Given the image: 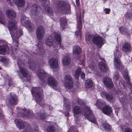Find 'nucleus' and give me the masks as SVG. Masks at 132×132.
<instances>
[{"label":"nucleus","mask_w":132,"mask_h":132,"mask_svg":"<svg viewBox=\"0 0 132 132\" xmlns=\"http://www.w3.org/2000/svg\"><path fill=\"white\" fill-rule=\"evenodd\" d=\"M120 75L118 72L116 71L114 72L113 76V80L117 86L120 84Z\"/></svg>","instance_id":"obj_27"},{"label":"nucleus","mask_w":132,"mask_h":132,"mask_svg":"<svg viewBox=\"0 0 132 132\" xmlns=\"http://www.w3.org/2000/svg\"><path fill=\"white\" fill-rule=\"evenodd\" d=\"M18 58V57L17 56L16 57H15V58L16 59Z\"/></svg>","instance_id":"obj_64"},{"label":"nucleus","mask_w":132,"mask_h":132,"mask_svg":"<svg viewBox=\"0 0 132 132\" xmlns=\"http://www.w3.org/2000/svg\"><path fill=\"white\" fill-rule=\"evenodd\" d=\"M81 72V68H78L75 71V73L74 74L75 77L77 79H78L79 77L80 74Z\"/></svg>","instance_id":"obj_40"},{"label":"nucleus","mask_w":132,"mask_h":132,"mask_svg":"<svg viewBox=\"0 0 132 132\" xmlns=\"http://www.w3.org/2000/svg\"><path fill=\"white\" fill-rule=\"evenodd\" d=\"M55 128L53 125L49 126L46 129L47 132H55Z\"/></svg>","instance_id":"obj_42"},{"label":"nucleus","mask_w":132,"mask_h":132,"mask_svg":"<svg viewBox=\"0 0 132 132\" xmlns=\"http://www.w3.org/2000/svg\"><path fill=\"white\" fill-rule=\"evenodd\" d=\"M48 107L49 108V109L50 110H52L53 109V108L52 107H51L50 106H48Z\"/></svg>","instance_id":"obj_55"},{"label":"nucleus","mask_w":132,"mask_h":132,"mask_svg":"<svg viewBox=\"0 0 132 132\" xmlns=\"http://www.w3.org/2000/svg\"><path fill=\"white\" fill-rule=\"evenodd\" d=\"M45 43L47 45V47L50 48L52 46L53 41L57 44V47L60 48H63L61 45V37L60 34L55 32L53 33L52 35L47 37L45 40Z\"/></svg>","instance_id":"obj_4"},{"label":"nucleus","mask_w":132,"mask_h":132,"mask_svg":"<svg viewBox=\"0 0 132 132\" xmlns=\"http://www.w3.org/2000/svg\"><path fill=\"white\" fill-rule=\"evenodd\" d=\"M28 82H29L30 83V82L28 80Z\"/></svg>","instance_id":"obj_63"},{"label":"nucleus","mask_w":132,"mask_h":132,"mask_svg":"<svg viewBox=\"0 0 132 132\" xmlns=\"http://www.w3.org/2000/svg\"><path fill=\"white\" fill-rule=\"evenodd\" d=\"M116 114L117 115H118V113L117 112H116Z\"/></svg>","instance_id":"obj_61"},{"label":"nucleus","mask_w":132,"mask_h":132,"mask_svg":"<svg viewBox=\"0 0 132 132\" xmlns=\"http://www.w3.org/2000/svg\"><path fill=\"white\" fill-rule=\"evenodd\" d=\"M76 1L77 5L79 6L80 4L79 0H76Z\"/></svg>","instance_id":"obj_54"},{"label":"nucleus","mask_w":132,"mask_h":132,"mask_svg":"<svg viewBox=\"0 0 132 132\" xmlns=\"http://www.w3.org/2000/svg\"><path fill=\"white\" fill-rule=\"evenodd\" d=\"M9 52V48L7 45L3 43L2 41L0 40V54L4 55L6 53L8 54Z\"/></svg>","instance_id":"obj_17"},{"label":"nucleus","mask_w":132,"mask_h":132,"mask_svg":"<svg viewBox=\"0 0 132 132\" xmlns=\"http://www.w3.org/2000/svg\"><path fill=\"white\" fill-rule=\"evenodd\" d=\"M90 53H88L87 55V61L89 68L92 70L95 69V64L93 61L92 58L90 56Z\"/></svg>","instance_id":"obj_18"},{"label":"nucleus","mask_w":132,"mask_h":132,"mask_svg":"<svg viewBox=\"0 0 132 132\" xmlns=\"http://www.w3.org/2000/svg\"><path fill=\"white\" fill-rule=\"evenodd\" d=\"M102 126L105 130L108 131H110L111 127L108 124L106 123H103L102 124Z\"/></svg>","instance_id":"obj_41"},{"label":"nucleus","mask_w":132,"mask_h":132,"mask_svg":"<svg viewBox=\"0 0 132 132\" xmlns=\"http://www.w3.org/2000/svg\"><path fill=\"white\" fill-rule=\"evenodd\" d=\"M104 11L105 13L106 14H109L110 11V9L105 8Z\"/></svg>","instance_id":"obj_50"},{"label":"nucleus","mask_w":132,"mask_h":132,"mask_svg":"<svg viewBox=\"0 0 132 132\" xmlns=\"http://www.w3.org/2000/svg\"><path fill=\"white\" fill-rule=\"evenodd\" d=\"M103 112L105 114L109 116L112 113V107L109 105H106L102 109Z\"/></svg>","instance_id":"obj_24"},{"label":"nucleus","mask_w":132,"mask_h":132,"mask_svg":"<svg viewBox=\"0 0 132 132\" xmlns=\"http://www.w3.org/2000/svg\"><path fill=\"white\" fill-rule=\"evenodd\" d=\"M1 62L5 66L7 65L10 62L9 59L6 57H2L1 60Z\"/></svg>","instance_id":"obj_35"},{"label":"nucleus","mask_w":132,"mask_h":132,"mask_svg":"<svg viewBox=\"0 0 132 132\" xmlns=\"http://www.w3.org/2000/svg\"><path fill=\"white\" fill-rule=\"evenodd\" d=\"M77 130L74 127H72L70 128L69 130L68 131V132H75Z\"/></svg>","instance_id":"obj_48"},{"label":"nucleus","mask_w":132,"mask_h":132,"mask_svg":"<svg viewBox=\"0 0 132 132\" xmlns=\"http://www.w3.org/2000/svg\"><path fill=\"white\" fill-rule=\"evenodd\" d=\"M17 63L19 68V70L17 71L19 76L20 78H22L23 76L26 77L28 75V72L24 67V64L23 60H22L20 57L18 58Z\"/></svg>","instance_id":"obj_8"},{"label":"nucleus","mask_w":132,"mask_h":132,"mask_svg":"<svg viewBox=\"0 0 132 132\" xmlns=\"http://www.w3.org/2000/svg\"><path fill=\"white\" fill-rule=\"evenodd\" d=\"M85 38L86 39L89 41L90 39V36H88V37L86 36Z\"/></svg>","instance_id":"obj_53"},{"label":"nucleus","mask_w":132,"mask_h":132,"mask_svg":"<svg viewBox=\"0 0 132 132\" xmlns=\"http://www.w3.org/2000/svg\"><path fill=\"white\" fill-rule=\"evenodd\" d=\"M71 61V59L69 57L65 56L63 59L62 62L64 64L67 65L70 64Z\"/></svg>","instance_id":"obj_37"},{"label":"nucleus","mask_w":132,"mask_h":132,"mask_svg":"<svg viewBox=\"0 0 132 132\" xmlns=\"http://www.w3.org/2000/svg\"><path fill=\"white\" fill-rule=\"evenodd\" d=\"M47 82L50 86L56 87L57 86L58 82L54 78L50 77L47 79Z\"/></svg>","instance_id":"obj_25"},{"label":"nucleus","mask_w":132,"mask_h":132,"mask_svg":"<svg viewBox=\"0 0 132 132\" xmlns=\"http://www.w3.org/2000/svg\"><path fill=\"white\" fill-rule=\"evenodd\" d=\"M93 84V82L91 80L88 79L86 80L85 82V85L87 88H90L92 86Z\"/></svg>","instance_id":"obj_39"},{"label":"nucleus","mask_w":132,"mask_h":132,"mask_svg":"<svg viewBox=\"0 0 132 132\" xmlns=\"http://www.w3.org/2000/svg\"><path fill=\"white\" fill-rule=\"evenodd\" d=\"M45 32L44 28L42 26H39L37 28L36 34L37 38L39 39H42L44 36Z\"/></svg>","instance_id":"obj_16"},{"label":"nucleus","mask_w":132,"mask_h":132,"mask_svg":"<svg viewBox=\"0 0 132 132\" xmlns=\"http://www.w3.org/2000/svg\"><path fill=\"white\" fill-rule=\"evenodd\" d=\"M41 8L37 4L34 5L31 7V11L32 15H38L40 11Z\"/></svg>","instance_id":"obj_21"},{"label":"nucleus","mask_w":132,"mask_h":132,"mask_svg":"<svg viewBox=\"0 0 132 132\" xmlns=\"http://www.w3.org/2000/svg\"><path fill=\"white\" fill-rule=\"evenodd\" d=\"M105 104V102L102 100L100 99L97 100L95 105L97 106L98 108L100 109Z\"/></svg>","instance_id":"obj_33"},{"label":"nucleus","mask_w":132,"mask_h":132,"mask_svg":"<svg viewBox=\"0 0 132 132\" xmlns=\"http://www.w3.org/2000/svg\"><path fill=\"white\" fill-rule=\"evenodd\" d=\"M2 57H1L0 56V61L1 62V60L2 59Z\"/></svg>","instance_id":"obj_60"},{"label":"nucleus","mask_w":132,"mask_h":132,"mask_svg":"<svg viewBox=\"0 0 132 132\" xmlns=\"http://www.w3.org/2000/svg\"><path fill=\"white\" fill-rule=\"evenodd\" d=\"M73 51L74 54L78 55L80 53L81 50L79 46L75 45L73 46Z\"/></svg>","instance_id":"obj_29"},{"label":"nucleus","mask_w":132,"mask_h":132,"mask_svg":"<svg viewBox=\"0 0 132 132\" xmlns=\"http://www.w3.org/2000/svg\"><path fill=\"white\" fill-rule=\"evenodd\" d=\"M22 112H21L22 116L27 119L33 118V117L34 114L31 110L26 109H21Z\"/></svg>","instance_id":"obj_15"},{"label":"nucleus","mask_w":132,"mask_h":132,"mask_svg":"<svg viewBox=\"0 0 132 132\" xmlns=\"http://www.w3.org/2000/svg\"><path fill=\"white\" fill-rule=\"evenodd\" d=\"M103 82L104 85L109 88H111L113 87V84L112 79L108 77L103 79Z\"/></svg>","instance_id":"obj_22"},{"label":"nucleus","mask_w":132,"mask_h":132,"mask_svg":"<svg viewBox=\"0 0 132 132\" xmlns=\"http://www.w3.org/2000/svg\"><path fill=\"white\" fill-rule=\"evenodd\" d=\"M47 5V6L45 8V12L49 16H53L54 15V13L52 9L50 7L49 4Z\"/></svg>","instance_id":"obj_30"},{"label":"nucleus","mask_w":132,"mask_h":132,"mask_svg":"<svg viewBox=\"0 0 132 132\" xmlns=\"http://www.w3.org/2000/svg\"><path fill=\"white\" fill-rule=\"evenodd\" d=\"M84 61H82V64H83V65L84 66Z\"/></svg>","instance_id":"obj_58"},{"label":"nucleus","mask_w":132,"mask_h":132,"mask_svg":"<svg viewBox=\"0 0 132 132\" xmlns=\"http://www.w3.org/2000/svg\"><path fill=\"white\" fill-rule=\"evenodd\" d=\"M81 13H80V16L79 17V21L78 22V24L77 25V30L76 32L75 35L77 36L79 35H81V30L82 28V25L81 23Z\"/></svg>","instance_id":"obj_20"},{"label":"nucleus","mask_w":132,"mask_h":132,"mask_svg":"<svg viewBox=\"0 0 132 132\" xmlns=\"http://www.w3.org/2000/svg\"><path fill=\"white\" fill-rule=\"evenodd\" d=\"M80 57V56H78L77 57H76V58L77 59L79 58Z\"/></svg>","instance_id":"obj_59"},{"label":"nucleus","mask_w":132,"mask_h":132,"mask_svg":"<svg viewBox=\"0 0 132 132\" xmlns=\"http://www.w3.org/2000/svg\"><path fill=\"white\" fill-rule=\"evenodd\" d=\"M85 75L84 73H82L81 75V77L83 79L85 78Z\"/></svg>","instance_id":"obj_51"},{"label":"nucleus","mask_w":132,"mask_h":132,"mask_svg":"<svg viewBox=\"0 0 132 132\" xmlns=\"http://www.w3.org/2000/svg\"><path fill=\"white\" fill-rule=\"evenodd\" d=\"M6 16L12 20L9 21L8 27L13 40V45L11 46L12 55H14L17 52V49L18 45V40L20 36L23 35V33L21 29L17 30L16 22L13 20L15 18V13L11 9L7 10L5 12Z\"/></svg>","instance_id":"obj_1"},{"label":"nucleus","mask_w":132,"mask_h":132,"mask_svg":"<svg viewBox=\"0 0 132 132\" xmlns=\"http://www.w3.org/2000/svg\"><path fill=\"white\" fill-rule=\"evenodd\" d=\"M18 100L17 96L15 95L12 93H10L8 101L10 105L12 106L14 105L17 104Z\"/></svg>","instance_id":"obj_19"},{"label":"nucleus","mask_w":132,"mask_h":132,"mask_svg":"<svg viewBox=\"0 0 132 132\" xmlns=\"http://www.w3.org/2000/svg\"><path fill=\"white\" fill-rule=\"evenodd\" d=\"M28 66L30 69H31L33 71H34L37 73V75L38 76L40 79L42 80L43 82V85H42V87H44L46 84L44 80L47 76V73L43 69H39L38 71L37 69H39L42 67L44 65L43 62H41L40 63H38L36 65H35L32 61H30L28 62Z\"/></svg>","instance_id":"obj_3"},{"label":"nucleus","mask_w":132,"mask_h":132,"mask_svg":"<svg viewBox=\"0 0 132 132\" xmlns=\"http://www.w3.org/2000/svg\"><path fill=\"white\" fill-rule=\"evenodd\" d=\"M15 3L18 6L22 7L24 5L25 2L24 0H15Z\"/></svg>","instance_id":"obj_38"},{"label":"nucleus","mask_w":132,"mask_h":132,"mask_svg":"<svg viewBox=\"0 0 132 132\" xmlns=\"http://www.w3.org/2000/svg\"><path fill=\"white\" fill-rule=\"evenodd\" d=\"M108 93L105 92L103 90L101 91V95L102 97L103 98H106Z\"/></svg>","instance_id":"obj_44"},{"label":"nucleus","mask_w":132,"mask_h":132,"mask_svg":"<svg viewBox=\"0 0 132 132\" xmlns=\"http://www.w3.org/2000/svg\"><path fill=\"white\" fill-rule=\"evenodd\" d=\"M9 3L10 5H12V2H10Z\"/></svg>","instance_id":"obj_57"},{"label":"nucleus","mask_w":132,"mask_h":132,"mask_svg":"<svg viewBox=\"0 0 132 132\" xmlns=\"http://www.w3.org/2000/svg\"><path fill=\"white\" fill-rule=\"evenodd\" d=\"M96 59L97 61L100 60L101 61L99 62L98 63L99 67L101 71L103 72H106L108 69L107 66L106 64L102 62L104 61V59L101 58L98 54H96Z\"/></svg>","instance_id":"obj_12"},{"label":"nucleus","mask_w":132,"mask_h":132,"mask_svg":"<svg viewBox=\"0 0 132 132\" xmlns=\"http://www.w3.org/2000/svg\"><path fill=\"white\" fill-rule=\"evenodd\" d=\"M122 75L125 80L126 81L127 84L131 86V85L129 82V77L128 75V74L126 72L122 73Z\"/></svg>","instance_id":"obj_36"},{"label":"nucleus","mask_w":132,"mask_h":132,"mask_svg":"<svg viewBox=\"0 0 132 132\" xmlns=\"http://www.w3.org/2000/svg\"><path fill=\"white\" fill-rule=\"evenodd\" d=\"M56 2L54 5L56 8L54 7V10H56V8L61 10L63 13L69 14L70 13V6L69 4L65 1L55 0Z\"/></svg>","instance_id":"obj_5"},{"label":"nucleus","mask_w":132,"mask_h":132,"mask_svg":"<svg viewBox=\"0 0 132 132\" xmlns=\"http://www.w3.org/2000/svg\"><path fill=\"white\" fill-rule=\"evenodd\" d=\"M60 20L61 22V26L62 27V29H64V26L66 25L67 22V19H66L65 17H63L62 18L61 17Z\"/></svg>","instance_id":"obj_32"},{"label":"nucleus","mask_w":132,"mask_h":132,"mask_svg":"<svg viewBox=\"0 0 132 132\" xmlns=\"http://www.w3.org/2000/svg\"><path fill=\"white\" fill-rule=\"evenodd\" d=\"M14 122L15 123L17 127L20 129H22L25 128L26 132H38V127L36 126L35 129L32 130L31 129V126L29 124L26 122H23L21 119H15L14 120Z\"/></svg>","instance_id":"obj_6"},{"label":"nucleus","mask_w":132,"mask_h":132,"mask_svg":"<svg viewBox=\"0 0 132 132\" xmlns=\"http://www.w3.org/2000/svg\"><path fill=\"white\" fill-rule=\"evenodd\" d=\"M119 46H117L116 50L114 52V65L115 67L117 69L121 70L123 68L122 64L119 59L121 57V52L119 51L117 48Z\"/></svg>","instance_id":"obj_7"},{"label":"nucleus","mask_w":132,"mask_h":132,"mask_svg":"<svg viewBox=\"0 0 132 132\" xmlns=\"http://www.w3.org/2000/svg\"><path fill=\"white\" fill-rule=\"evenodd\" d=\"M31 93L37 102H41L42 100V90L41 88L34 87L32 88Z\"/></svg>","instance_id":"obj_10"},{"label":"nucleus","mask_w":132,"mask_h":132,"mask_svg":"<svg viewBox=\"0 0 132 132\" xmlns=\"http://www.w3.org/2000/svg\"><path fill=\"white\" fill-rule=\"evenodd\" d=\"M65 87L69 89L72 88L73 86V81L72 78L70 75H67L64 78Z\"/></svg>","instance_id":"obj_13"},{"label":"nucleus","mask_w":132,"mask_h":132,"mask_svg":"<svg viewBox=\"0 0 132 132\" xmlns=\"http://www.w3.org/2000/svg\"><path fill=\"white\" fill-rule=\"evenodd\" d=\"M125 132H132V129L129 127H126L125 129Z\"/></svg>","instance_id":"obj_49"},{"label":"nucleus","mask_w":132,"mask_h":132,"mask_svg":"<svg viewBox=\"0 0 132 132\" xmlns=\"http://www.w3.org/2000/svg\"><path fill=\"white\" fill-rule=\"evenodd\" d=\"M93 43L99 47H101L104 44V39L101 36L94 37L92 39Z\"/></svg>","instance_id":"obj_14"},{"label":"nucleus","mask_w":132,"mask_h":132,"mask_svg":"<svg viewBox=\"0 0 132 132\" xmlns=\"http://www.w3.org/2000/svg\"><path fill=\"white\" fill-rule=\"evenodd\" d=\"M40 44H38L37 46L38 47V48L39 49V50L40 51V50H41V48L40 47Z\"/></svg>","instance_id":"obj_56"},{"label":"nucleus","mask_w":132,"mask_h":132,"mask_svg":"<svg viewBox=\"0 0 132 132\" xmlns=\"http://www.w3.org/2000/svg\"><path fill=\"white\" fill-rule=\"evenodd\" d=\"M39 1L44 5H48L50 3L49 0H39Z\"/></svg>","instance_id":"obj_46"},{"label":"nucleus","mask_w":132,"mask_h":132,"mask_svg":"<svg viewBox=\"0 0 132 132\" xmlns=\"http://www.w3.org/2000/svg\"><path fill=\"white\" fill-rule=\"evenodd\" d=\"M66 117H67L69 116V112L67 111L65 112L64 113Z\"/></svg>","instance_id":"obj_52"},{"label":"nucleus","mask_w":132,"mask_h":132,"mask_svg":"<svg viewBox=\"0 0 132 132\" xmlns=\"http://www.w3.org/2000/svg\"><path fill=\"white\" fill-rule=\"evenodd\" d=\"M116 96L113 94L108 93L106 98V100L110 102L113 103L116 100V96L119 97L120 100L122 103L125 102L126 101V98L124 95H121V93L120 92L116 94Z\"/></svg>","instance_id":"obj_9"},{"label":"nucleus","mask_w":132,"mask_h":132,"mask_svg":"<svg viewBox=\"0 0 132 132\" xmlns=\"http://www.w3.org/2000/svg\"><path fill=\"white\" fill-rule=\"evenodd\" d=\"M4 119V116L3 113L2 111L0 109V121L3 120Z\"/></svg>","instance_id":"obj_47"},{"label":"nucleus","mask_w":132,"mask_h":132,"mask_svg":"<svg viewBox=\"0 0 132 132\" xmlns=\"http://www.w3.org/2000/svg\"><path fill=\"white\" fill-rule=\"evenodd\" d=\"M47 115L44 111H42L40 113H38V116L39 118V119L43 120H45L46 118L47 117Z\"/></svg>","instance_id":"obj_34"},{"label":"nucleus","mask_w":132,"mask_h":132,"mask_svg":"<svg viewBox=\"0 0 132 132\" xmlns=\"http://www.w3.org/2000/svg\"><path fill=\"white\" fill-rule=\"evenodd\" d=\"M4 16L2 13H0V23L4 24L5 22Z\"/></svg>","instance_id":"obj_43"},{"label":"nucleus","mask_w":132,"mask_h":132,"mask_svg":"<svg viewBox=\"0 0 132 132\" xmlns=\"http://www.w3.org/2000/svg\"><path fill=\"white\" fill-rule=\"evenodd\" d=\"M69 101V100L64 97V106L65 107L66 110L68 111L70 110L71 109L70 103Z\"/></svg>","instance_id":"obj_31"},{"label":"nucleus","mask_w":132,"mask_h":132,"mask_svg":"<svg viewBox=\"0 0 132 132\" xmlns=\"http://www.w3.org/2000/svg\"><path fill=\"white\" fill-rule=\"evenodd\" d=\"M131 46L129 43H124L122 46V51L124 52H128L131 51Z\"/></svg>","instance_id":"obj_26"},{"label":"nucleus","mask_w":132,"mask_h":132,"mask_svg":"<svg viewBox=\"0 0 132 132\" xmlns=\"http://www.w3.org/2000/svg\"><path fill=\"white\" fill-rule=\"evenodd\" d=\"M2 69V68L0 67V70H1Z\"/></svg>","instance_id":"obj_62"},{"label":"nucleus","mask_w":132,"mask_h":132,"mask_svg":"<svg viewBox=\"0 0 132 132\" xmlns=\"http://www.w3.org/2000/svg\"><path fill=\"white\" fill-rule=\"evenodd\" d=\"M77 104L81 105V108L78 106H75L72 108V111L75 117V121L76 122L78 120L77 114L82 113L85 117L91 122L95 123L96 119L89 108L85 105L84 102L80 99L78 98L76 100Z\"/></svg>","instance_id":"obj_2"},{"label":"nucleus","mask_w":132,"mask_h":132,"mask_svg":"<svg viewBox=\"0 0 132 132\" xmlns=\"http://www.w3.org/2000/svg\"><path fill=\"white\" fill-rule=\"evenodd\" d=\"M126 19H132V12H128L127 13L126 15Z\"/></svg>","instance_id":"obj_45"},{"label":"nucleus","mask_w":132,"mask_h":132,"mask_svg":"<svg viewBox=\"0 0 132 132\" xmlns=\"http://www.w3.org/2000/svg\"><path fill=\"white\" fill-rule=\"evenodd\" d=\"M119 30L120 33L121 34L124 35H126L129 37H130L129 31L127 28H125L123 27H120L119 28Z\"/></svg>","instance_id":"obj_28"},{"label":"nucleus","mask_w":132,"mask_h":132,"mask_svg":"<svg viewBox=\"0 0 132 132\" xmlns=\"http://www.w3.org/2000/svg\"><path fill=\"white\" fill-rule=\"evenodd\" d=\"M20 21L22 25L28 28L29 31L32 30L34 27L28 20V19L24 15H22L20 19Z\"/></svg>","instance_id":"obj_11"},{"label":"nucleus","mask_w":132,"mask_h":132,"mask_svg":"<svg viewBox=\"0 0 132 132\" xmlns=\"http://www.w3.org/2000/svg\"><path fill=\"white\" fill-rule=\"evenodd\" d=\"M48 62L51 68L55 69L58 68L59 63L57 59L52 58L49 60Z\"/></svg>","instance_id":"obj_23"}]
</instances>
